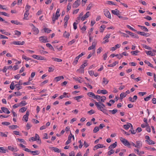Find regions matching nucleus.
Segmentation results:
<instances>
[{"label":"nucleus","mask_w":156,"mask_h":156,"mask_svg":"<svg viewBox=\"0 0 156 156\" xmlns=\"http://www.w3.org/2000/svg\"><path fill=\"white\" fill-rule=\"evenodd\" d=\"M117 146V142H115V143L110 145L108 147V149H113L115 148Z\"/></svg>","instance_id":"9"},{"label":"nucleus","mask_w":156,"mask_h":156,"mask_svg":"<svg viewBox=\"0 0 156 156\" xmlns=\"http://www.w3.org/2000/svg\"><path fill=\"white\" fill-rule=\"evenodd\" d=\"M22 58L23 59H25V60H26L27 61H28V60H31V58H29L27 57L26 56L24 55H22Z\"/></svg>","instance_id":"43"},{"label":"nucleus","mask_w":156,"mask_h":156,"mask_svg":"<svg viewBox=\"0 0 156 156\" xmlns=\"http://www.w3.org/2000/svg\"><path fill=\"white\" fill-rule=\"evenodd\" d=\"M19 84H16L15 85V87L17 88V90H19L22 88V87L20 86Z\"/></svg>","instance_id":"47"},{"label":"nucleus","mask_w":156,"mask_h":156,"mask_svg":"<svg viewBox=\"0 0 156 156\" xmlns=\"http://www.w3.org/2000/svg\"><path fill=\"white\" fill-rule=\"evenodd\" d=\"M32 57L35 59L39 60H46V58L43 57L40 55H34L32 56Z\"/></svg>","instance_id":"3"},{"label":"nucleus","mask_w":156,"mask_h":156,"mask_svg":"<svg viewBox=\"0 0 156 156\" xmlns=\"http://www.w3.org/2000/svg\"><path fill=\"white\" fill-rule=\"evenodd\" d=\"M104 14L106 17L110 19H111V14L107 9H104Z\"/></svg>","instance_id":"4"},{"label":"nucleus","mask_w":156,"mask_h":156,"mask_svg":"<svg viewBox=\"0 0 156 156\" xmlns=\"http://www.w3.org/2000/svg\"><path fill=\"white\" fill-rule=\"evenodd\" d=\"M0 13L2 15L4 16H7L8 17H9V15L6 13L5 12H1L0 11Z\"/></svg>","instance_id":"57"},{"label":"nucleus","mask_w":156,"mask_h":156,"mask_svg":"<svg viewBox=\"0 0 156 156\" xmlns=\"http://www.w3.org/2000/svg\"><path fill=\"white\" fill-rule=\"evenodd\" d=\"M76 41L75 39H73L69 42H68V44L69 45H72L73 43H74Z\"/></svg>","instance_id":"62"},{"label":"nucleus","mask_w":156,"mask_h":156,"mask_svg":"<svg viewBox=\"0 0 156 156\" xmlns=\"http://www.w3.org/2000/svg\"><path fill=\"white\" fill-rule=\"evenodd\" d=\"M80 1H76L73 4V8H76L80 5Z\"/></svg>","instance_id":"7"},{"label":"nucleus","mask_w":156,"mask_h":156,"mask_svg":"<svg viewBox=\"0 0 156 156\" xmlns=\"http://www.w3.org/2000/svg\"><path fill=\"white\" fill-rule=\"evenodd\" d=\"M115 56L117 57V58L119 59H120L123 57V56L120 54H117L115 55Z\"/></svg>","instance_id":"54"},{"label":"nucleus","mask_w":156,"mask_h":156,"mask_svg":"<svg viewBox=\"0 0 156 156\" xmlns=\"http://www.w3.org/2000/svg\"><path fill=\"white\" fill-rule=\"evenodd\" d=\"M99 130V128L98 127L96 126L93 130L94 133H96Z\"/></svg>","instance_id":"44"},{"label":"nucleus","mask_w":156,"mask_h":156,"mask_svg":"<svg viewBox=\"0 0 156 156\" xmlns=\"http://www.w3.org/2000/svg\"><path fill=\"white\" fill-rule=\"evenodd\" d=\"M6 151L7 150L4 149V147H0V152L5 153Z\"/></svg>","instance_id":"32"},{"label":"nucleus","mask_w":156,"mask_h":156,"mask_svg":"<svg viewBox=\"0 0 156 156\" xmlns=\"http://www.w3.org/2000/svg\"><path fill=\"white\" fill-rule=\"evenodd\" d=\"M29 15V13L28 11H26L24 14V17L23 19H27V17Z\"/></svg>","instance_id":"41"},{"label":"nucleus","mask_w":156,"mask_h":156,"mask_svg":"<svg viewBox=\"0 0 156 156\" xmlns=\"http://www.w3.org/2000/svg\"><path fill=\"white\" fill-rule=\"evenodd\" d=\"M120 140L124 145L127 146L129 147H130V144L127 140L121 137Z\"/></svg>","instance_id":"1"},{"label":"nucleus","mask_w":156,"mask_h":156,"mask_svg":"<svg viewBox=\"0 0 156 156\" xmlns=\"http://www.w3.org/2000/svg\"><path fill=\"white\" fill-rule=\"evenodd\" d=\"M19 127L17 125H12L10 126H9V128H10L11 129H15Z\"/></svg>","instance_id":"35"},{"label":"nucleus","mask_w":156,"mask_h":156,"mask_svg":"<svg viewBox=\"0 0 156 156\" xmlns=\"http://www.w3.org/2000/svg\"><path fill=\"white\" fill-rule=\"evenodd\" d=\"M79 59V58H78L77 57H76L73 63V65L75 66L76 65L77 63V62H78V60Z\"/></svg>","instance_id":"24"},{"label":"nucleus","mask_w":156,"mask_h":156,"mask_svg":"<svg viewBox=\"0 0 156 156\" xmlns=\"http://www.w3.org/2000/svg\"><path fill=\"white\" fill-rule=\"evenodd\" d=\"M143 47L145 49H147L148 50H151V47H149V46H147V45L143 44Z\"/></svg>","instance_id":"53"},{"label":"nucleus","mask_w":156,"mask_h":156,"mask_svg":"<svg viewBox=\"0 0 156 156\" xmlns=\"http://www.w3.org/2000/svg\"><path fill=\"white\" fill-rule=\"evenodd\" d=\"M127 95V94H125L124 92L120 94V99L121 100L123 98L125 97Z\"/></svg>","instance_id":"20"},{"label":"nucleus","mask_w":156,"mask_h":156,"mask_svg":"<svg viewBox=\"0 0 156 156\" xmlns=\"http://www.w3.org/2000/svg\"><path fill=\"white\" fill-rule=\"evenodd\" d=\"M118 110L117 109H113L112 110H109V111L112 112V114H114L117 112Z\"/></svg>","instance_id":"55"},{"label":"nucleus","mask_w":156,"mask_h":156,"mask_svg":"<svg viewBox=\"0 0 156 156\" xmlns=\"http://www.w3.org/2000/svg\"><path fill=\"white\" fill-rule=\"evenodd\" d=\"M95 105L96 106L97 109L99 110L102 111L103 110L105 109L101 107V105L99 103L95 101Z\"/></svg>","instance_id":"6"},{"label":"nucleus","mask_w":156,"mask_h":156,"mask_svg":"<svg viewBox=\"0 0 156 156\" xmlns=\"http://www.w3.org/2000/svg\"><path fill=\"white\" fill-rule=\"evenodd\" d=\"M58 17V9L57 10L55 13H53L52 16V20L53 23H54L56 20H57Z\"/></svg>","instance_id":"2"},{"label":"nucleus","mask_w":156,"mask_h":156,"mask_svg":"<svg viewBox=\"0 0 156 156\" xmlns=\"http://www.w3.org/2000/svg\"><path fill=\"white\" fill-rule=\"evenodd\" d=\"M105 146L103 145L102 144H98L97 145H95L94 147V148H96V149H98L99 148H102L103 147H105Z\"/></svg>","instance_id":"14"},{"label":"nucleus","mask_w":156,"mask_h":156,"mask_svg":"<svg viewBox=\"0 0 156 156\" xmlns=\"http://www.w3.org/2000/svg\"><path fill=\"white\" fill-rule=\"evenodd\" d=\"M97 42L96 41H94L92 43V46L89 47L88 48V50H90L92 49H94L95 48V47L97 44Z\"/></svg>","instance_id":"8"},{"label":"nucleus","mask_w":156,"mask_h":156,"mask_svg":"<svg viewBox=\"0 0 156 156\" xmlns=\"http://www.w3.org/2000/svg\"><path fill=\"white\" fill-rule=\"evenodd\" d=\"M105 28V25H102L100 27V32H102L104 29Z\"/></svg>","instance_id":"30"},{"label":"nucleus","mask_w":156,"mask_h":156,"mask_svg":"<svg viewBox=\"0 0 156 156\" xmlns=\"http://www.w3.org/2000/svg\"><path fill=\"white\" fill-rule=\"evenodd\" d=\"M110 150L108 151V154L109 155H110L112 154H113L115 152V151L113 149Z\"/></svg>","instance_id":"46"},{"label":"nucleus","mask_w":156,"mask_h":156,"mask_svg":"<svg viewBox=\"0 0 156 156\" xmlns=\"http://www.w3.org/2000/svg\"><path fill=\"white\" fill-rule=\"evenodd\" d=\"M46 45L49 48H50L51 49H53V48L52 46L49 43L47 44Z\"/></svg>","instance_id":"61"},{"label":"nucleus","mask_w":156,"mask_h":156,"mask_svg":"<svg viewBox=\"0 0 156 156\" xmlns=\"http://www.w3.org/2000/svg\"><path fill=\"white\" fill-rule=\"evenodd\" d=\"M32 26H33V30H34V31L37 34L39 32V30H38V29L37 28H36L34 26V25H33V24H32Z\"/></svg>","instance_id":"25"},{"label":"nucleus","mask_w":156,"mask_h":156,"mask_svg":"<svg viewBox=\"0 0 156 156\" xmlns=\"http://www.w3.org/2000/svg\"><path fill=\"white\" fill-rule=\"evenodd\" d=\"M108 80L106 79L104 77L103 78V82L105 84V85H106L108 83Z\"/></svg>","instance_id":"38"},{"label":"nucleus","mask_w":156,"mask_h":156,"mask_svg":"<svg viewBox=\"0 0 156 156\" xmlns=\"http://www.w3.org/2000/svg\"><path fill=\"white\" fill-rule=\"evenodd\" d=\"M95 51L94 50H93V53H90V54H89L88 55V56L87 57V59L90 58L92 56V55L94 53H95Z\"/></svg>","instance_id":"52"},{"label":"nucleus","mask_w":156,"mask_h":156,"mask_svg":"<svg viewBox=\"0 0 156 156\" xmlns=\"http://www.w3.org/2000/svg\"><path fill=\"white\" fill-rule=\"evenodd\" d=\"M124 128L126 129H128L130 127V126L129 124H127V125H124L123 126Z\"/></svg>","instance_id":"59"},{"label":"nucleus","mask_w":156,"mask_h":156,"mask_svg":"<svg viewBox=\"0 0 156 156\" xmlns=\"http://www.w3.org/2000/svg\"><path fill=\"white\" fill-rule=\"evenodd\" d=\"M108 52H107L103 55L104 57H103V59L104 60H106V59L107 57V55L108 54Z\"/></svg>","instance_id":"51"},{"label":"nucleus","mask_w":156,"mask_h":156,"mask_svg":"<svg viewBox=\"0 0 156 156\" xmlns=\"http://www.w3.org/2000/svg\"><path fill=\"white\" fill-rule=\"evenodd\" d=\"M31 153H32L34 155H38L39 154L40 152L38 151H31Z\"/></svg>","instance_id":"28"},{"label":"nucleus","mask_w":156,"mask_h":156,"mask_svg":"<svg viewBox=\"0 0 156 156\" xmlns=\"http://www.w3.org/2000/svg\"><path fill=\"white\" fill-rule=\"evenodd\" d=\"M142 142L140 141H138L136 142V147L137 148H140L142 146Z\"/></svg>","instance_id":"12"},{"label":"nucleus","mask_w":156,"mask_h":156,"mask_svg":"<svg viewBox=\"0 0 156 156\" xmlns=\"http://www.w3.org/2000/svg\"><path fill=\"white\" fill-rule=\"evenodd\" d=\"M69 35V34L67 33L66 31H65L63 34L64 36L66 38H68Z\"/></svg>","instance_id":"36"},{"label":"nucleus","mask_w":156,"mask_h":156,"mask_svg":"<svg viewBox=\"0 0 156 156\" xmlns=\"http://www.w3.org/2000/svg\"><path fill=\"white\" fill-rule=\"evenodd\" d=\"M4 30H0V32H1L2 33L6 35H10V33L8 32H5Z\"/></svg>","instance_id":"22"},{"label":"nucleus","mask_w":156,"mask_h":156,"mask_svg":"<svg viewBox=\"0 0 156 156\" xmlns=\"http://www.w3.org/2000/svg\"><path fill=\"white\" fill-rule=\"evenodd\" d=\"M112 12L113 14L117 16L118 17L119 15H120V14L119 13V10L116 11L115 10H112Z\"/></svg>","instance_id":"13"},{"label":"nucleus","mask_w":156,"mask_h":156,"mask_svg":"<svg viewBox=\"0 0 156 156\" xmlns=\"http://www.w3.org/2000/svg\"><path fill=\"white\" fill-rule=\"evenodd\" d=\"M90 15L89 12H87L85 15L82 16L81 19V20L83 21L89 17Z\"/></svg>","instance_id":"11"},{"label":"nucleus","mask_w":156,"mask_h":156,"mask_svg":"<svg viewBox=\"0 0 156 156\" xmlns=\"http://www.w3.org/2000/svg\"><path fill=\"white\" fill-rule=\"evenodd\" d=\"M94 99H97V100L99 101L98 102H101V96H100L97 95L96 96H95L94 97Z\"/></svg>","instance_id":"17"},{"label":"nucleus","mask_w":156,"mask_h":156,"mask_svg":"<svg viewBox=\"0 0 156 156\" xmlns=\"http://www.w3.org/2000/svg\"><path fill=\"white\" fill-rule=\"evenodd\" d=\"M49 148L50 149L54 151L55 152H58V149L57 148L53 147H50Z\"/></svg>","instance_id":"26"},{"label":"nucleus","mask_w":156,"mask_h":156,"mask_svg":"<svg viewBox=\"0 0 156 156\" xmlns=\"http://www.w3.org/2000/svg\"><path fill=\"white\" fill-rule=\"evenodd\" d=\"M87 29V27L85 26H84L81 28V30H82V33H83L84 31L86 30Z\"/></svg>","instance_id":"56"},{"label":"nucleus","mask_w":156,"mask_h":156,"mask_svg":"<svg viewBox=\"0 0 156 156\" xmlns=\"http://www.w3.org/2000/svg\"><path fill=\"white\" fill-rule=\"evenodd\" d=\"M87 60H85L84 61V62H84L83 64L82 65H81L80 67H81V68H83L84 69V68L86 66H87Z\"/></svg>","instance_id":"31"},{"label":"nucleus","mask_w":156,"mask_h":156,"mask_svg":"<svg viewBox=\"0 0 156 156\" xmlns=\"http://www.w3.org/2000/svg\"><path fill=\"white\" fill-rule=\"evenodd\" d=\"M145 141L147 142V143L149 145L154 144H155L154 141L151 140L150 139L149 140H145Z\"/></svg>","instance_id":"19"},{"label":"nucleus","mask_w":156,"mask_h":156,"mask_svg":"<svg viewBox=\"0 0 156 156\" xmlns=\"http://www.w3.org/2000/svg\"><path fill=\"white\" fill-rule=\"evenodd\" d=\"M20 106H25L27 105V103H26V101H22L19 104Z\"/></svg>","instance_id":"37"},{"label":"nucleus","mask_w":156,"mask_h":156,"mask_svg":"<svg viewBox=\"0 0 156 156\" xmlns=\"http://www.w3.org/2000/svg\"><path fill=\"white\" fill-rule=\"evenodd\" d=\"M71 138H70V136H68V140L65 144L66 145H68L71 143Z\"/></svg>","instance_id":"33"},{"label":"nucleus","mask_w":156,"mask_h":156,"mask_svg":"<svg viewBox=\"0 0 156 156\" xmlns=\"http://www.w3.org/2000/svg\"><path fill=\"white\" fill-rule=\"evenodd\" d=\"M11 22L14 24H15L16 25H22V23H21L20 22H18L17 20H12L11 21Z\"/></svg>","instance_id":"21"},{"label":"nucleus","mask_w":156,"mask_h":156,"mask_svg":"<svg viewBox=\"0 0 156 156\" xmlns=\"http://www.w3.org/2000/svg\"><path fill=\"white\" fill-rule=\"evenodd\" d=\"M87 113L89 114L90 115H92L93 114H94L95 113V111L93 110H91L90 111H89L87 112Z\"/></svg>","instance_id":"60"},{"label":"nucleus","mask_w":156,"mask_h":156,"mask_svg":"<svg viewBox=\"0 0 156 156\" xmlns=\"http://www.w3.org/2000/svg\"><path fill=\"white\" fill-rule=\"evenodd\" d=\"M1 109L2 110L3 112L4 113H6L8 109L7 108L4 107H1Z\"/></svg>","instance_id":"48"},{"label":"nucleus","mask_w":156,"mask_h":156,"mask_svg":"<svg viewBox=\"0 0 156 156\" xmlns=\"http://www.w3.org/2000/svg\"><path fill=\"white\" fill-rule=\"evenodd\" d=\"M77 72L79 73H83L84 72V69H83L81 68L80 67V68L77 70Z\"/></svg>","instance_id":"27"},{"label":"nucleus","mask_w":156,"mask_h":156,"mask_svg":"<svg viewBox=\"0 0 156 156\" xmlns=\"http://www.w3.org/2000/svg\"><path fill=\"white\" fill-rule=\"evenodd\" d=\"M8 149L11 151H17V150H16V148L15 147V148H14L13 147H12L11 146H9L8 147Z\"/></svg>","instance_id":"15"},{"label":"nucleus","mask_w":156,"mask_h":156,"mask_svg":"<svg viewBox=\"0 0 156 156\" xmlns=\"http://www.w3.org/2000/svg\"><path fill=\"white\" fill-rule=\"evenodd\" d=\"M25 43L24 41L21 42L20 41H15L13 42V44H14L18 45H23Z\"/></svg>","instance_id":"10"},{"label":"nucleus","mask_w":156,"mask_h":156,"mask_svg":"<svg viewBox=\"0 0 156 156\" xmlns=\"http://www.w3.org/2000/svg\"><path fill=\"white\" fill-rule=\"evenodd\" d=\"M39 39L42 42L45 43L48 41H47V37L46 36H43L40 37H39Z\"/></svg>","instance_id":"5"},{"label":"nucleus","mask_w":156,"mask_h":156,"mask_svg":"<svg viewBox=\"0 0 156 156\" xmlns=\"http://www.w3.org/2000/svg\"><path fill=\"white\" fill-rule=\"evenodd\" d=\"M27 108H26L25 107H23L21 108L20 109L19 111L20 112H23L27 110Z\"/></svg>","instance_id":"42"},{"label":"nucleus","mask_w":156,"mask_h":156,"mask_svg":"<svg viewBox=\"0 0 156 156\" xmlns=\"http://www.w3.org/2000/svg\"><path fill=\"white\" fill-rule=\"evenodd\" d=\"M146 53L147 55H150L151 56H153L155 55V54L154 53L152 52L151 51H146Z\"/></svg>","instance_id":"16"},{"label":"nucleus","mask_w":156,"mask_h":156,"mask_svg":"<svg viewBox=\"0 0 156 156\" xmlns=\"http://www.w3.org/2000/svg\"><path fill=\"white\" fill-rule=\"evenodd\" d=\"M30 8V6L29 5H27L25 7V9L26 11L29 12V9Z\"/></svg>","instance_id":"63"},{"label":"nucleus","mask_w":156,"mask_h":156,"mask_svg":"<svg viewBox=\"0 0 156 156\" xmlns=\"http://www.w3.org/2000/svg\"><path fill=\"white\" fill-rule=\"evenodd\" d=\"M144 62L148 65V66H149L151 67L152 68H154V67L153 66V65L150 63L149 61H147V60H145L144 61Z\"/></svg>","instance_id":"29"},{"label":"nucleus","mask_w":156,"mask_h":156,"mask_svg":"<svg viewBox=\"0 0 156 156\" xmlns=\"http://www.w3.org/2000/svg\"><path fill=\"white\" fill-rule=\"evenodd\" d=\"M101 101L102 102H104L106 100V97L105 96H101Z\"/></svg>","instance_id":"45"},{"label":"nucleus","mask_w":156,"mask_h":156,"mask_svg":"<svg viewBox=\"0 0 156 156\" xmlns=\"http://www.w3.org/2000/svg\"><path fill=\"white\" fill-rule=\"evenodd\" d=\"M83 97V96L82 95H81V96H76V97H75L74 98L75 99L77 100L78 102H79V101H78V100L80 99V98H82Z\"/></svg>","instance_id":"34"},{"label":"nucleus","mask_w":156,"mask_h":156,"mask_svg":"<svg viewBox=\"0 0 156 156\" xmlns=\"http://www.w3.org/2000/svg\"><path fill=\"white\" fill-rule=\"evenodd\" d=\"M120 47L119 44H117L115 46V47H112L111 49L112 51H114L116 50L117 48H119Z\"/></svg>","instance_id":"18"},{"label":"nucleus","mask_w":156,"mask_h":156,"mask_svg":"<svg viewBox=\"0 0 156 156\" xmlns=\"http://www.w3.org/2000/svg\"><path fill=\"white\" fill-rule=\"evenodd\" d=\"M14 154L15 156H24V154L23 153H21L20 154H17L16 153H14Z\"/></svg>","instance_id":"64"},{"label":"nucleus","mask_w":156,"mask_h":156,"mask_svg":"<svg viewBox=\"0 0 156 156\" xmlns=\"http://www.w3.org/2000/svg\"><path fill=\"white\" fill-rule=\"evenodd\" d=\"M139 52V51H138L136 50L135 51H131V53L133 55H137V54Z\"/></svg>","instance_id":"39"},{"label":"nucleus","mask_w":156,"mask_h":156,"mask_svg":"<svg viewBox=\"0 0 156 156\" xmlns=\"http://www.w3.org/2000/svg\"><path fill=\"white\" fill-rule=\"evenodd\" d=\"M152 95L151 94L149 95L148 96L146 97V98H144V100L145 101H147L150 99L151 97L152 96Z\"/></svg>","instance_id":"50"},{"label":"nucleus","mask_w":156,"mask_h":156,"mask_svg":"<svg viewBox=\"0 0 156 156\" xmlns=\"http://www.w3.org/2000/svg\"><path fill=\"white\" fill-rule=\"evenodd\" d=\"M138 26L141 28L142 29L144 30L145 31L148 32V29L145 27L141 25H138Z\"/></svg>","instance_id":"23"},{"label":"nucleus","mask_w":156,"mask_h":156,"mask_svg":"<svg viewBox=\"0 0 156 156\" xmlns=\"http://www.w3.org/2000/svg\"><path fill=\"white\" fill-rule=\"evenodd\" d=\"M90 97H94L95 96H96L92 92H88L87 94Z\"/></svg>","instance_id":"40"},{"label":"nucleus","mask_w":156,"mask_h":156,"mask_svg":"<svg viewBox=\"0 0 156 156\" xmlns=\"http://www.w3.org/2000/svg\"><path fill=\"white\" fill-rule=\"evenodd\" d=\"M44 32L47 33H49L51 31V30L49 29L48 28H45L44 29Z\"/></svg>","instance_id":"49"},{"label":"nucleus","mask_w":156,"mask_h":156,"mask_svg":"<svg viewBox=\"0 0 156 156\" xmlns=\"http://www.w3.org/2000/svg\"><path fill=\"white\" fill-rule=\"evenodd\" d=\"M101 93L103 94H106L108 93V92L106 90H101Z\"/></svg>","instance_id":"58"}]
</instances>
